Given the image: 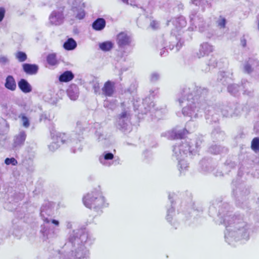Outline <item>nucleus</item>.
<instances>
[{
  "label": "nucleus",
  "instance_id": "nucleus-1",
  "mask_svg": "<svg viewBox=\"0 0 259 259\" xmlns=\"http://www.w3.org/2000/svg\"><path fill=\"white\" fill-rule=\"evenodd\" d=\"M83 204L90 209L102 208L105 203V198L99 192L92 191L87 193L82 198Z\"/></svg>",
  "mask_w": 259,
  "mask_h": 259
},
{
  "label": "nucleus",
  "instance_id": "nucleus-2",
  "mask_svg": "<svg viewBox=\"0 0 259 259\" xmlns=\"http://www.w3.org/2000/svg\"><path fill=\"white\" fill-rule=\"evenodd\" d=\"M102 91L105 96L112 97L115 92V82L110 80L106 81L102 88Z\"/></svg>",
  "mask_w": 259,
  "mask_h": 259
},
{
  "label": "nucleus",
  "instance_id": "nucleus-3",
  "mask_svg": "<svg viewBox=\"0 0 259 259\" xmlns=\"http://www.w3.org/2000/svg\"><path fill=\"white\" fill-rule=\"evenodd\" d=\"M131 41L130 37L124 32H121L117 35L116 42L119 47L130 45Z\"/></svg>",
  "mask_w": 259,
  "mask_h": 259
},
{
  "label": "nucleus",
  "instance_id": "nucleus-4",
  "mask_svg": "<svg viewBox=\"0 0 259 259\" xmlns=\"http://www.w3.org/2000/svg\"><path fill=\"white\" fill-rule=\"evenodd\" d=\"M24 71L28 74H35L37 72L38 68L35 64L24 63L22 65Z\"/></svg>",
  "mask_w": 259,
  "mask_h": 259
},
{
  "label": "nucleus",
  "instance_id": "nucleus-5",
  "mask_svg": "<svg viewBox=\"0 0 259 259\" xmlns=\"http://www.w3.org/2000/svg\"><path fill=\"white\" fill-rule=\"evenodd\" d=\"M26 138V135L24 131H22L15 137L14 144L15 147L20 146L24 144Z\"/></svg>",
  "mask_w": 259,
  "mask_h": 259
},
{
  "label": "nucleus",
  "instance_id": "nucleus-6",
  "mask_svg": "<svg viewBox=\"0 0 259 259\" xmlns=\"http://www.w3.org/2000/svg\"><path fill=\"white\" fill-rule=\"evenodd\" d=\"M19 89L24 93H28L31 91V85L24 79H21L18 83Z\"/></svg>",
  "mask_w": 259,
  "mask_h": 259
},
{
  "label": "nucleus",
  "instance_id": "nucleus-7",
  "mask_svg": "<svg viewBox=\"0 0 259 259\" xmlns=\"http://www.w3.org/2000/svg\"><path fill=\"white\" fill-rule=\"evenodd\" d=\"M5 85L9 90L13 91L16 90L17 87L16 81L12 75H9L7 77Z\"/></svg>",
  "mask_w": 259,
  "mask_h": 259
},
{
  "label": "nucleus",
  "instance_id": "nucleus-8",
  "mask_svg": "<svg viewBox=\"0 0 259 259\" xmlns=\"http://www.w3.org/2000/svg\"><path fill=\"white\" fill-rule=\"evenodd\" d=\"M106 21L103 18H98L92 24L93 28L97 31L103 29L105 27Z\"/></svg>",
  "mask_w": 259,
  "mask_h": 259
},
{
  "label": "nucleus",
  "instance_id": "nucleus-9",
  "mask_svg": "<svg viewBox=\"0 0 259 259\" xmlns=\"http://www.w3.org/2000/svg\"><path fill=\"white\" fill-rule=\"evenodd\" d=\"M74 78V75L70 71H66L61 74L59 80L61 82H67L71 81Z\"/></svg>",
  "mask_w": 259,
  "mask_h": 259
},
{
  "label": "nucleus",
  "instance_id": "nucleus-10",
  "mask_svg": "<svg viewBox=\"0 0 259 259\" xmlns=\"http://www.w3.org/2000/svg\"><path fill=\"white\" fill-rule=\"evenodd\" d=\"M77 46L76 41L72 38H68L63 45L64 48L66 50H72Z\"/></svg>",
  "mask_w": 259,
  "mask_h": 259
},
{
  "label": "nucleus",
  "instance_id": "nucleus-11",
  "mask_svg": "<svg viewBox=\"0 0 259 259\" xmlns=\"http://www.w3.org/2000/svg\"><path fill=\"white\" fill-rule=\"evenodd\" d=\"M113 44L109 41L103 42L99 45L100 48L104 51H109L113 48Z\"/></svg>",
  "mask_w": 259,
  "mask_h": 259
},
{
  "label": "nucleus",
  "instance_id": "nucleus-12",
  "mask_svg": "<svg viewBox=\"0 0 259 259\" xmlns=\"http://www.w3.org/2000/svg\"><path fill=\"white\" fill-rule=\"evenodd\" d=\"M251 148L255 153H259V137L254 138L251 143Z\"/></svg>",
  "mask_w": 259,
  "mask_h": 259
},
{
  "label": "nucleus",
  "instance_id": "nucleus-13",
  "mask_svg": "<svg viewBox=\"0 0 259 259\" xmlns=\"http://www.w3.org/2000/svg\"><path fill=\"white\" fill-rule=\"evenodd\" d=\"M48 63L51 65H55L57 63V60L55 54H49L47 58Z\"/></svg>",
  "mask_w": 259,
  "mask_h": 259
},
{
  "label": "nucleus",
  "instance_id": "nucleus-14",
  "mask_svg": "<svg viewBox=\"0 0 259 259\" xmlns=\"http://www.w3.org/2000/svg\"><path fill=\"white\" fill-rule=\"evenodd\" d=\"M16 57L19 62H22L27 59L26 54L23 52H18L16 54Z\"/></svg>",
  "mask_w": 259,
  "mask_h": 259
},
{
  "label": "nucleus",
  "instance_id": "nucleus-15",
  "mask_svg": "<svg viewBox=\"0 0 259 259\" xmlns=\"http://www.w3.org/2000/svg\"><path fill=\"white\" fill-rule=\"evenodd\" d=\"M20 117L22 121L23 126L25 128L28 127L30 125L28 118L24 114H21Z\"/></svg>",
  "mask_w": 259,
  "mask_h": 259
},
{
  "label": "nucleus",
  "instance_id": "nucleus-16",
  "mask_svg": "<svg viewBox=\"0 0 259 259\" xmlns=\"http://www.w3.org/2000/svg\"><path fill=\"white\" fill-rule=\"evenodd\" d=\"M5 163L7 165L12 164L13 165H16L18 163V162L16 159L14 158H7L5 160Z\"/></svg>",
  "mask_w": 259,
  "mask_h": 259
},
{
  "label": "nucleus",
  "instance_id": "nucleus-17",
  "mask_svg": "<svg viewBox=\"0 0 259 259\" xmlns=\"http://www.w3.org/2000/svg\"><path fill=\"white\" fill-rule=\"evenodd\" d=\"M189 134V132L186 128L183 130V131L177 134H176V136L178 139H184L185 136Z\"/></svg>",
  "mask_w": 259,
  "mask_h": 259
},
{
  "label": "nucleus",
  "instance_id": "nucleus-18",
  "mask_svg": "<svg viewBox=\"0 0 259 259\" xmlns=\"http://www.w3.org/2000/svg\"><path fill=\"white\" fill-rule=\"evenodd\" d=\"M226 20L225 18L220 17V19L219 21L218 24V26L222 28H224L226 26Z\"/></svg>",
  "mask_w": 259,
  "mask_h": 259
},
{
  "label": "nucleus",
  "instance_id": "nucleus-19",
  "mask_svg": "<svg viewBox=\"0 0 259 259\" xmlns=\"http://www.w3.org/2000/svg\"><path fill=\"white\" fill-rule=\"evenodd\" d=\"M85 14L84 10H81L78 12L76 18L79 20L83 19L85 17Z\"/></svg>",
  "mask_w": 259,
  "mask_h": 259
},
{
  "label": "nucleus",
  "instance_id": "nucleus-20",
  "mask_svg": "<svg viewBox=\"0 0 259 259\" xmlns=\"http://www.w3.org/2000/svg\"><path fill=\"white\" fill-rule=\"evenodd\" d=\"M114 158V155L111 153H108L105 154L104 159L105 160H112Z\"/></svg>",
  "mask_w": 259,
  "mask_h": 259
},
{
  "label": "nucleus",
  "instance_id": "nucleus-21",
  "mask_svg": "<svg viewBox=\"0 0 259 259\" xmlns=\"http://www.w3.org/2000/svg\"><path fill=\"white\" fill-rule=\"evenodd\" d=\"M5 10L3 7H0V22L2 21L5 16Z\"/></svg>",
  "mask_w": 259,
  "mask_h": 259
},
{
  "label": "nucleus",
  "instance_id": "nucleus-22",
  "mask_svg": "<svg viewBox=\"0 0 259 259\" xmlns=\"http://www.w3.org/2000/svg\"><path fill=\"white\" fill-rule=\"evenodd\" d=\"M244 69L247 73H250L252 70L251 65L249 64H247L245 65Z\"/></svg>",
  "mask_w": 259,
  "mask_h": 259
},
{
  "label": "nucleus",
  "instance_id": "nucleus-23",
  "mask_svg": "<svg viewBox=\"0 0 259 259\" xmlns=\"http://www.w3.org/2000/svg\"><path fill=\"white\" fill-rule=\"evenodd\" d=\"M150 26L153 29H156L158 27V24L156 21H153L151 22Z\"/></svg>",
  "mask_w": 259,
  "mask_h": 259
},
{
  "label": "nucleus",
  "instance_id": "nucleus-24",
  "mask_svg": "<svg viewBox=\"0 0 259 259\" xmlns=\"http://www.w3.org/2000/svg\"><path fill=\"white\" fill-rule=\"evenodd\" d=\"M127 113L126 111H123L119 115V119H123L127 116Z\"/></svg>",
  "mask_w": 259,
  "mask_h": 259
},
{
  "label": "nucleus",
  "instance_id": "nucleus-25",
  "mask_svg": "<svg viewBox=\"0 0 259 259\" xmlns=\"http://www.w3.org/2000/svg\"><path fill=\"white\" fill-rule=\"evenodd\" d=\"M241 44L242 47H245L246 46V40L245 39H242L241 40Z\"/></svg>",
  "mask_w": 259,
  "mask_h": 259
},
{
  "label": "nucleus",
  "instance_id": "nucleus-26",
  "mask_svg": "<svg viewBox=\"0 0 259 259\" xmlns=\"http://www.w3.org/2000/svg\"><path fill=\"white\" fill-rule=\"evenodd\" d=\"M52 223L57 226L59 225V222L55 220H52Z\"/></svg>",
  "mask_w": 259,
  "mask_h": 259
},
{
  "label": "nucleus",
  "instance_id": "nucleus-27",
  "mask_svg": "<svg viewBox=\"0 0 259 259\" xmlns=\"http://www.w3.org/2000/svg\"><path fill=\"white\" fill-rule=\"evenodd\" d=\"M1 61L4 62H6L8 61L7 59L5 57H2L0 59Z\"/></svg>",
  "mask_w": 259,
  "mask_h": 259
}]
</instances>
